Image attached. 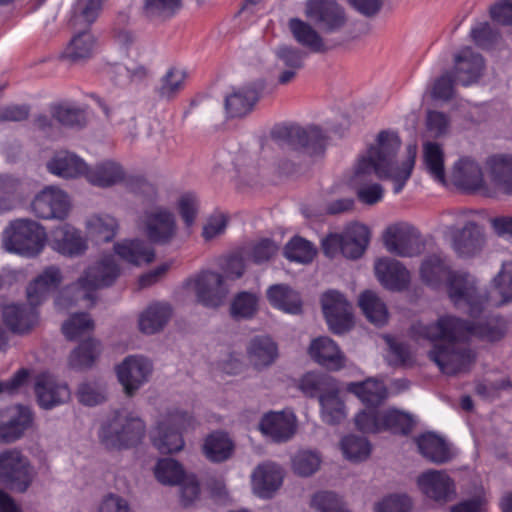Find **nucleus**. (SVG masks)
Masks as SVG:
<instances>
[{
    "label": "nucleus",
    "mask_w": 512,
    "mask_h": 512,
    "mask_svg": "<svg viewBox=\"0 0 512 512\" xmlns=\"http://www.w3.org/2000/svg\"><path fill=\"white\" fill-rule=\"evenodd\" d=\"M411 498L406 494H391L374 505V512H410Z\"/></svg>",
    "instance_id": "obj_64"
},
{
    "label": "nucleus",
    "mask_w": 512,
    "mask_h": 512,
    "mask_svg": "<svg viewBox=\"0 0 512 512\" xmlns=\"http://www.w3.org/2000/svg\"><path fill=\"white\" fill-rule=\"evenodd\" d=\"M31 208L39 218L63 220L68 215L70 202L64 191L48 186L35 196Z\"/></svg>",
    "instance_id": "obj_17"
},
{
    "label": "nucleus",
    "mask_w": 512,
    "mask_h": 512,
    "mask_svg": "<svg viewBox=\"0 0 512 512\" xmlns=\"http://www.w3.org/2000/svg\"><path fill=\"white\" fill-rule=\"evenodd\" d=\"M423 163L434 180L445 183L444 152L439 144L427 142L423 145Z\"/></svg>",
    "instance_id": "obj_47"
},
{
    "label": "nucleus",
    "mask_w": 512,
    "mask_h": 512,
    "mask_svg": "<svg viewBox=\"0 0 512 512\" xmlns=\"http://www.w3.org/2000/svg\"><path fill=\"white\" fill-rule=\"evenodd\" d=\"M417 484L426 497L439 504L452 501L456 495L454 481L444 471H425L418 476Z\"/></svg>",
    "instance_id": "obj_18"
},
{
    "label": "nucleus",
    "mask_w": 512,
    "mask_h": 512,
    "mask_svg": "<svg viewBox=\"0 0 512 512\" xmlns=\"http://www.w3.org/2000/svg\"><path fill=\"white\" fill-rule=\"evenodd\" d=\"M194 417L183 410L169 411L152 432L153 445L163 454L181 451L184 447L183 432L194 427Z\"/></svg>",
    "instance_id": "obj_9"
},
{
    "label": "nucleus",
    "mask_w": 512,
    "mask_h": 512,
    "mask_svg": "<svg viewBox=\"0 0 512 512\" xmlns=\"http://www.w3.org/2000/svg\"><path fill=\"white\" fill-rule=\"evenodd\" d=\"M196 295L197 302L205 307L216 308L220 306L227 294L224 277L211 270H203L186 281Z\"/></svg>",
    "instance_id": "obj_11"
},
{
    "label": "nucleus",
    "mask_w": 512,
    "mask_h": 512,
    "mask_svg": "<svg viewBox=\"0 0 512 512\" xmlns=\"http://www.w3.org/2000/svg\"><path fill=\"white\" fill-rule=\"evenodd\" d=\"M305 13L325 34L340 32L348 21L344 8L335 0H308Z\"/></svg>",
    "instance_id": "obj_13"
},
{
    "label": "nucleus",
    "mask_w": 512,
    "mask_h": 512,
    "mask_svg": "<svg viewBox=\"0 0 512 512\" xmlns=\"http://www.w3.org/2000/svg\"><path fill=\"white\" fill-rule=\"evenodd\" d=\"M349 391L355 394L366 407L378 408L388 396L384 383L374 379L351 383Z\"/></svg>",
    "instance_id": "obj_39"
},
{
    "label": "nucleus",
    "mask_w": 512,
    "mask_h": 512,
    "mask_svg": "<svg viewBox=\"0 0 512 512\" xmlns=\"http://www.w3.org/2000/svg\"><path fill=\"white\" fill-rule=\"evenodd\" d=\"M387 250L400 257H414L424 250L419 231L410 224L400 223L387 228L384 234Z\"/></svg>",
    "instance_id": "obj_14"
},
{
    "label": "nucleus",
    "mask_w": 512,
    "mask_h": 512,
    "mask_svg": "<svg viewBox=\"0 0 512 512\" xmlns=\"http://www.w3.org/2000/svg\"><path fill=\"white\" fill-rule=\"evenodd\" d=\"M37 401L43 409L49 410L69 400L70 390L67 384L43 372L37 375L34 383Z\"/></svg>",
    "instance_id": "obj_19"
},
{
    "label": "nucleus",
    "mask_w": 512,
    "mask_h": 512,
    "mask_svg": "<svg viewBox=\"0 0 512 512\" xmlns=\"http://www.w3.org/2000/svg\"><path fill=\"white\" fill-rule=\"evenodd\" d=\"M101 7L102 0H78L71 19L72 25H83L87 29L97 19Z\"/></svg>",
    "instance_id": "obj_51"
},
{
    "label": "nucleus",
    "mask_w": 512,
    "mask_h": 512,
    "mask_svg": "<svg viewBox=\"0 0 512 512\" xmlns=\"http://www.w3.org/2000/svg\"><path fill=\"white\" fill-rule=\"evenodd\" d=\"M487 170L491 182L502 193L512 195V155L497 154L490 156Z\"/></svg>",
    "instance_id": "obj_27"
},
{
    "label": "nucleus",
    "mask_w": 512,
    "mask_h": 512,
    "mask_svg": "<svg viewBox=\"0 0 512 512\" xmlns=\"http://www.w3.org/2000/svg\"><path fill=\"white\" fill-rule=\"evenodd\" d=\"M95 47V38L89 29L76 33L65 48L62 57L72 62L89 58Z\"/></svg>",
    "instance_id": "obj_45"
},
{
    "label": "nucleus",
    "mask_w": 512,
    "mask_h": 512,
    "mask_svg": "<svg viewBox=\"0 0 512 512\" xmlns=\"http://www.w3.org/2000/svg\"><path fill=\"white\" fill-rule=\"evenodd\" d=\"M271 137L279 146H287L309 156L322 155L327 141L326 135L318 126H276Z\"/></svg>",
    "instance_id": "obj_8"
},
{
    "label": "nucleus",
    "mask_w": 512,
    "mask_h": 512,
    "mask_svg": "<svg viewBox=\"0 0 512 512\" xmlns=\"http://www.w3.org/2000/svg\"><path fill=\"white\" fill-rule=\"evenodd\" d=\"M87 164L76 154L60 151L47 163L50 173L62 178H76L85 175Z\"/></svg>",
    "instance_id": "obj_32"
},
{
    "label": "nucleus",
    "mask_w": 512,
    "mask_h": 512,
    "mask_svg": "<svg viewBox=\"0 0 512 512\" xmlns=\"http://www.w3.org/2000/svg\"><path fill=\"white\" fill-rule=\"evenodd\" d=\"M62 281L61 271L49 266L27 287V304H9L2 309L4 324L14 333L29 331L38 320L36 306L40 305L51 291L58 288Z\"/></svg>",
    "instance_id": "obj_4"
},
{
    "label": "nucleus",
    "mask_w": 512,
    "mask_h": 512,
    "mask_svg": "<svg viewBox=\"0 0 512 512\" xmlns=\"http://www.w3.org/2000/svg\"><path fill=\"white\" fill-rule=\"evenodd\" d=\"M203 452L212 462H223L233 452V443L226 433L214 432L205 439Z\"/></svg>",
    "instance_id": "obj_46"
},
{
    "label": "nucleus",
    "mask_w": 512,
    "mask_h": 512,
    "mask_svg": "<svg viewBox=\"0 0 512 512\" xmlns=\"http://www.w3.org/2000/svg\"><path fill=\"white\" fill-rule=\"evenodd\" d=\"M379 282L392 291L407 288L410 276L408 270L397 260L391 258L378 259L374 266Z\"/></svg>",
    "instance_id": "obj_22"
},
{
    "label": "nucleus",
    "mask_w": 512,
    "mask_h": 512,
    "mask_svg": "<svg viewBox=\"0 0 512 512\" xmlns=\"http://www.w3.org/2000/svg\"><path fill=\"white\" fill-rule=\"evenodd\" d=\"M172 310L169 304L154 303L150 305L139 317L141 332L151 335L159 332L169 321Z\"/></svg>",
    "instance_id": "obj_37"
},
{
    "label": "nucleus",
    "mask_w": 512,
    "mask_h": 512,
    "mask_svg": "<svg viewBox=\"0 0 512 512\" xmlns=\"http://www.w3.org/2000/svg\"><path fill=\"white\" fill-rule=\"evenodd\" d=\"M154 370L153 362L142 355H129L117 365L116 374L127 396H133L149 382Z\"/></svg>",
    "instance_id": "obj_12"
},
{
    "label": "nucleus",
    "mask_w": 512,
    "mask_h": 512,
    "mask_svg": "<svg viewBox=\"0 0 512 512\" xmlns=\"http://www.w3.org/2000/svg\"><path fill=\"white\" fill-rule=\"evenodd\" d=\"M320 463V456L312 451H300L292 459L294 472L304 477L314 474L318 470Z\"/></svg>",
    "instance_id": "obj_62"
},
{
    "label": "nucleus",
    "mask_w": 512,
    "mask_h": 512,
    "mask_svg": "<svg viewBox=\"0 0 512 512\" xmlns=\"http://www.w3.org/2000/svg\"><path fill=\"white\" fill-rule=\"evenodd\" d=\"M358 305L369 322L377 326H382L387 322L386 304L375 292L371 290L362 292L358 299Z\"/></svg>",
    "instance_id": "obj_44"
},
{
    "label": "nucleus",
    "mask_w": 512,
    "mask_h": 512,
    "mask_svg": "<svg viewBox=\"0 0 512 512\" xmlns=\"http://www.w3.org/2000/svg\"><path fill=\"white\" fill-rule=\"evenodd\" d=\"M309 354L317 363L330 370H339L345 365V357L338 345L329 337L314 339Z\"/></svg>",
    "instance_id": "obj_26"
},
{
    "label": "nucleus",
    "mask_w": 512,
    "mask_h": 512,
    "mask_svg": "<svg viewBox=\"0 0 512 512\" xmlns=\"http://www.w3.org/2000/svg\"><path fill=\"white\" fill-rule=\"evenodd\" d=\"M267 299L274 308L286 313L299 314L302 311V300L299 293L288 285L270 286L267 290Z\"/></svg>",
    "instance_id": "obj_33"
},
{
    "label": "nucleus",
    "mask_w": 512,
    "mask_h": 512,
    "mask_svg": "<svg viewBox=\"0 0 512 512\" xmlns=\"http://www.w3.org/2000/svg\"><path fill=\"white\" fill-rule=\"evenodd\" d=\"M337 383L325 374L307 373L300 381L301 391L308 397H317L320 400L321 394L326 393Z\"/></svg>",
    "instance_id": "obj_49"
},
{
    "label": "nucleus",
    "mask_w": 512,
    "mask_h": 512,
    "mask_svg": "<svg viewBox=\"0 0 512 512\" xmlns=\"http://www.w3.org/2000/svg\"><path fill=\"white\" fill-rule=\"evenodd\" d=\"M100 354V343L89 338L79 344L69 357V363L72 368L86 369L90 368L96 361Z\"/></svg>",
    "instance_id": "obj_48"
},
{
    "label": "nucleus",
    "mask_w": 512,
    "mask_h": 512,
    "mask_svg": "<svg viewBox=\"0 0 512 512\" xmlns=\"http://www.w3.org/2000/svg\"><path fill=\"white\" fill-rule=\"evenodd\" d=\"M453 74L457 82L469 86L478 81L484 69V59L470 47L463 48L454 58Z\"/></svg>",
    "instance_id": "obj_21"
},
{
    "label": "nucleus",
    "mask_w": 512,
    "mask_h": 512,
    "mask_svg": "<svg viewBox=\"0 0 512 512\" xmlns=\"http://www.w3.org/2000/svg\"><path fill=\"white\" fill-rule=\"evenodd\" d=\"M116 254L134 265L150 263L155 257L154 249L143 240H126L114 246Z\"/></svg>",
    "instance_id": "obj_36"
},
{
    "label": "nucleus",
    "mask_w": 512,
    "mask_h": 512,
    "mask_svg": "<svg viewBox=\"0 0 512 512\" xmlns=\"http://www.w3.org/2000/svg\"><path fill=\"white\" fill-rule=\"evenodd\" d=\"M284 255L290 261L306 264L313 260L316 249L304 238L294 237L286 244Z\"/></svg>",
    "instance_id": "obj_55"
},
{
    "label": "nucleus",
    "mask_w": 512,
    "mask_h": 512,
    "mask_svg": "<svg viewBox=\"0 0 512 512\" xmlns=\"http://www.w3.org/2000/svg\"><path fill=\"white\" fill-rule=\"evenodd\" d=\"M341 450L350 461H363L371 452L369 441L365 437L348 435L341 440Z\"/></svg>",
    "instance_id": "obj_54"
},
{
    "label": "nucleus",
    "mask_w": 512,
    "mask_h": 512,
    "mask_svg": "<svg viewBox=\"0 0 512 512\" xmlns=\"http://www.w3.org/2000/svg\"><path fill=\"white\" fill-rule=\"evenodd\" d=\"M452 178L454 184L467 191H475L484 183L482 169L471 158L464 157L455 163Z\"/></svg>",
    "instance_id": "obj_28"
},
{
    "label": "nucleus",
    "mask_w": 512,
    "mask_h": 512,
    "mask_svg": "<svg viewBox=\"0 0 512 512\" xmlns=\"http://www.w3.org/2000/svg\"><path fill=\"white\" fill-rule=\"evenodd\" d=\"M32 423V413L26 407H19L18 413L8 421H0V441L11 443L19 439Z\"/></svg>",
    "instance_id": "obj_43"
},
{
    "label": "nucleus",
    "mask_w": 512,
    "mask_h": 512,
    "mask_svg": "<svg viewBox=\"0 0 512 512\" xmlns=\"http://www.w3.org/2000/svg\"><path fill=\"white\" fill-rule=\"evenodd\" d=\"M88 228L90 232L96 235L104 242L111 241L118 228L117 220L110 215H96L89 219Z\"/></svg>",
    "instance_id": "obj_57"
},
{
    "label": "nucleus",
    "mask_w": 512,
    "mask_h": 512,
    "mask_svg": "<svg viewBox=\"0 0 512 512\" xmlns=\"http://www.w3.org/2000/svg\"><path fill=\"white\" fill-rule=\"evenodd\" d=\"M248 358L255 368L271 365L278 356L276 343L269 336L254 337L247 347Z\"/></svg>",
    "instance_id": "obj_34"
},
{
    "label": "nucleus",
    "mask_w": 512,
    "mask_h": 512,
    "mask_svg": "<svg viewBox=\"0 0 512 512\" xmlns=\"http://www.w3.org/2000/svg\"><path fill=\"white\" fill-rule=\"evenodd\" d=\"M355 425L363 433L382 431V412L375 407H365L355 416Z\"/></svg>",
    "instance_id": "obj_60"
},
{
    "label": "nucleus",
    "mask_w": 512,
    "mask_h": 512,
    "mask_svg": "<svg viewBox=\"0 0 512 512\" xmlns=\"http://www.w3.org/2000/svg\"><path fill=\"white\" fill-rule=\"evenodd\" d=\"M484 243L481 228L473 221H468L463 228L452 231V247L460 257L475 256L482 250Z\"/></svg>",
    "instance_id": "obj_20"
},
{
    "label": "nucleus",
    "mask_w": 512,
    "mask_h": 512,
    "mask_svg": "<svg viewBox=\"0 0 512 512\" xmlns=\"http://www.w3.org/2000/svg\"><path fill=\"white\" fill-rule=\"evenodd\" d=\"M283 482L282 468L271 462L258 465L252 474L255 494L261 498H271Z\"/></svg>",
    "instance_id": "obj_24"
},
{
    "label": "nucleus",
    "mask_w": 512,
    "mask_h": 512,
    "mask_svg": "<svg viewBox=\"0 0 512 512\" xmlns=\"http://www.w3.org/2000/svg\"><path fill=\"white\" fill-rule=\"evenodd\" d=\"M370 241L369 229L362 224L349 226L341 234V253L349 259L361 257Z\"/></svg>",
    "instance_id": "obj_31"
},
{
    "label": "nucleus",
    "mask_w": 512,
    "mask_h": 512,
    "mask_svg": "<svg viewBox=\"0 0 512 512\" xmlns=\"http://www.w3.org/2000/svg\"><path fill=\"white\" fill-rule=\"evenodd\" d=\"M414 426V420L408 413L391 408L382 412V430L407 435Z\"/></svg>",
    "instance_id": "obj_50"
},
{
    "label": "nucleus",
    "mask_w": 512,
    "mask_h": 512,
    "mask_svg": "<svg viewBox=\"0 0 512 512\" xmlns=\"http://www.w3.org/2000/svg\"><path fill=\"white\" fill-rule=\"evenodd\" d=\"M85 177L92 185L106 188L122 182L125 172L119 163L106 160L94 167H86Z\"/></svg>",
    "instance_id": "obj_30"
},
{
    "label": "nucleus",
    "mask_w": 512,
    "mask_h": 512,
    "mask_svg": "<svg viewBox=\"0 0 512 512\" xmlns=\"http://www.w3.org/2000/svg\"><path fill=\"white\" fill-rule=\"evenodd\" d=\"M145 435V424L126 410L114 412L101 427L99 438L108 449H121L137 445Z\"/></svg>",
    "instance_id": "obj_6"
},
{
    "label": "nucleus",
    "mask_w": 512,
    "mask_h": 512,
    "mask_svg": "<svg viewBox=\"0 0 512 512\" xmlns=\"http://www.w3.org/2000/svg\"><path fill=\"white\" fill-rule=\"evenodd\" d=\"M51 246L66 256H77L86 250V244L80 232L69 225L53 230Z\"/></svg>",
    "instance_id": "obj_29"
},
{
    "label": "nucleus",
    "mask_w": 512,
    "mask_h": 512,
    "mask_svg": "<svg viewBox=\"0 0 512 512\" xmlns=\"http://www.w3.org/2000/svg\"><path fill=\"white\" fill-rule=\"evenodd\" d=\"M260 98V91L255 85H246L234 89L225 97L224 106L229 117L240 118L249 114Z\"/></svg>",
    "instance_id": "obj_25"
},
{
    "label": "nucleus",
    "mask_w": 512,
    "mask_h": 512,
    "mask_svg": "<svg viewBox=\"0 0 512 512\" xmlns=\"http://www.w3.org/2000/svg\"><path fill=\"white\" fill-rule=\"evenodd\" d=\"M400 146L401 140L398 134L384 130L378 134L376 143L369 147L366 155L360 157L351 183L361 203L374 205L383 198L382 185L369 179L372 174H376L380 179L391 180L395 194L403 190L415 165L417 147L409 145L406 159L398 165L396 156Z\"/></svg>",
    "instance_id": "obj_2"
},
{
    "label": "nucleus",
    "mask_w": 512,
    "mask_h": 512,
    "mask_svg": "<svg viewBox=\"0 0 512 512\" xmlns=\"http://www.w3.org/2000/svg\"><path fill=\"white\" fill-rule=\"evenodd\" d=\"M181 6L180 0H145L144 12L149 18L172 17Z\"/></svg>",
    "instance_id": "obj_61"
},
{
    "label": "nucleus",
    "mask_w": 512,
    "mask_h": 512,
    "mask_svg": "<svg viewBox=\"0 0 512 512\" xmlns=\"http://www.w3.org/2000/svg\"><path fill=\"white\" fill-rule=\"evenodd\" d=\"M420 453L431 462L442 464L448 462L452 455L445 440L434 433H426L417 439Z\"/></svg>",
    "instance_id": "obj_38"
},
{
    "label": "nucleus",
    "mask_w": 512,
    "mask_h": 512,
    "mask_svg": "<svg viewBox=\"0 0 512 512\" xmlns=\"http://www.w3.org/2000/svg\"><path fill=\"white\" fill-rule=\"evenodd\" d=\"M33 480L29 460L16 449L0 452V483L18 492H25Z\"/></svg>",
    "instance_id": "obj_10"
},
{
    "label": "nucleus",
    "mask_w": 512,
    "mask_h": 512,
    "mask_svg": "<svg viewBox=\"0 0 512 512\" xmlns=\"http://www.w3.org/2000/svg\"><path fill=\"white\" fill-rule=\"evenodd\" d=\"M288 25L294 39L300 45L309 48L313 52L325 51L323 38L309 23L299 18H292Z\"/></svg>",
    "instance_id": "obj_42"
},
{
    "label": "nucleus",
    "mask_w": 512,
    "mask_h": 512,
    "mask_svg": "<svg viewBox=\"0 0 512 512\" xmlns=\"http://www.w3.org/2000/svg\"><path fill=\"white\" fill-rule=\"evenodd\" d=\"M311 506L319 512H351L334 492L320 491L313 495Z\"/></svg>",
    "instance_id": "obj_59"
},
{
    "label": "nucleus",
    "mask_w": 512,
    "mask_h": 512,
    "mask_svg": "<svg viewBox=\"0 0 512 512\" xmlns=\"http://www.w3.org/2000/svg\"><path fill=\"white\" fill-rule=\"evenodd\" d=\"M258 298L249 292H240L231 303L230 313L234 319H250L257 312Z\"/></svg>",
    "instance_id": "obj_56"
},
{
    "label": "nucleus",
    "mask_w": 512,
    "mask_h": 512,
    "mask_svg": "<svg viewBox=\"0 0 512 512\" xmlns=\"http://www.w3.org/2000/svg\"><path fill=\"white\" fill-rule=\"evenodd\" d=\"M278 249V245L274 241L264 238L252 244L245 254L254 263L261 264L275 256Z\"/></svg>",
    "instance_id": "obj_63"
},
{
    "label": "nucleus",
    "mask_w": 512,
    "mask_h": 512,
    "mask_svg": "<svg viewBox=\"0 0 512 512\" xmlns=\"http://www.w3.org/2000/svg\"><path fill=\"white\" fill-rule=\"evenodd\" d=\"M260 431L275 442L288 441L296 431L295 417L284 412H268L260 423Z\"/></svg>",
    "instance_id": "obj_23"
},
{
    "label": "nucleus",
    "mask_w": 512,
    "mask_h": 512,
    "mask_svg": "<svg viewBox=\"0 0 512 512\" xmlns=\"http://www.w3.org/2000/svg\"><path fill=\"white\" fill-rule=\"evenodd\" d=\"M119 276V267L112 255L104 256L100 261L88 267L78 282L64 289L56 298L58 309H67L81 299L94 301L93 292L98 288L108 287Z\"/></svg>",
    "instance_id": "obj_5"
},
{
    "label": "nucleus",
    "mask_w": 512,
    "mask_h": 512,
    "mask_svg": "<svg viewBox=\"0 0 512 512\" xmlns=\"http://www.w3.org/2000/svg\"><path fill=\"white\" fill-rule=\"evenodd\" d=\"M504 332L503 320L492 315L475 322L444 316L435 323L418 322L411 327V333L417 340L441 341L434 345L429 357L446 375L466 372L473 363L475 355L464 341L470 337H477L494 342L500 340Z\"/></svg>",
    "instance_id": "obj_1"
},
{
    "label": "nucleus",
    "mask_w": 512,
    "mask_h": 512,
    "mask_svg": "<svg viewBox=\"0 0 512 512\" xmlns=\"http://www.w3.org/2000/svg\"><path fill=\"white\" fill-rule=\"evenodd\" d=\"M322 310L334 334H343L353 326L351 305L342 294L337 291H328L323 294Z\"/></svg>",
    "instance_id": "obj_16"
},
{
    "label": "nucleus",
    "mask_w": 512,
    "mask_h": 512,
    "mask_svg": "<svg viewBox=\"0 0 512 512\" xmlns=\"http://www.w3.org/2000/svg\"><path fill=\"white\" fill-rule=\"evenodd\" d=\"M47 235L44 228L29 219H17L5 228L3 246L12 253L32 258L39 255L45 247Z\"/></svg>",
    "instance_id": "obj_7"
},
{
    "label": "nucleus",
    "mask_w": 512,
    "mask_h": 512,
    "mask_svg": "<svg viewBox=\"0 0 512 512\" xmlns=\"http://www.w3.org/2000/svg\"><path fill=\"white\" fill-rule=\"evenodd\" d=\"M186 74L184 71L172 67L161 79V84L158 89L160 97L165 99H172L184 87V80Z\"/></svg>",
    "instance_id": "obj_58"
},
{
    "label": "nucleus",
    "mask_w": 512,
    "mask_h": 512,
    "mask_svg": "<svg viewBox=\"0 0 512 512\" xmlns=\"http://www.w3.org/2000/svg\"><path fill=\"white\" fill-rule=\"evenodd\" d=\"M49 112L55 121L68 128H83L87 118L85 111L70 102L53 103L49 106Z\"/></svg>",
    "instance_id": "obj_41"
},
{
    "label": "nucleus",
    "mask_w": 512,
    "mask_h": 512,
    "mask_svg": "<svg viewBox=\"0 0 512 512\" xmlns=\"http://www.w3.org/2000/svg\"><path fill=\"white\" fill-rule=\"evenodd\" d=\"M93 329L94 322L87 313L73 314L62 325V332L69 340H77L80 337L90 334Z\"/></svg>",
    "instance_id": "obj_53"
},
{
    "label": "nucleus",
    "mask_w": 512,
    "mask_h": 512,
    "mask_svg": "<svg viewBox=\"0 0 512 512\" xmlns=\"http://www.w3.org/2000/svg\"><path fill=\"white\" fill-rule=\"evenodd\" d=\"M157 480L164 485H178L185 472L180 463L171 458L160 459L154 469Z\"/></svg>",
    "instance_id": "obj_52"
},
{
    "label": "nucleus",
    "mask_w": 512,
    "mask_h": 512,
    "mask_svg": "<svg viewBox=\"0 0 512 512\" xmlns=\"http://www.w3.org/2000/svg\"><path fill=\"white\" fill-rule=\"evenodd\" d=\"M420 275L422 281L432 287H438L446 280L449 298L457 308L467 309L469 315L481 311L485 297L478 293L474 277L451 271L447 259L441 254L427 256L421 264Z\"/></svg>",
    "instance_id": "obj_3"
},
{
    "label": "nucleus",
    "mask_w": 512,
    "mask_h": 512,
    "mask_svg": "<svg viewBox=\"0 0 512 512\" xmlns=\"http://www.w3.org/2000/svg\"><path fill=\"white\" fill-rule=\"evenodd\" d=\"M494 293L498 294L499 300H493L488 298L486 293L477 291L479 294L484 296L485 300L482 304V309L479 313L471 315L472 317L479 316L483 310L484 305L488 302H492L493 305H503L512 301V261L503 262L500 271L494 277Z\"/></svg>",
    "instance_id": "obj_35"
},
{
    "label": "nucleus",
    "mask_w": 512,
    "mask_h": 512,
    "mask_svg": "<svg viewBox=\"0 0 512 512\" xmlns=\"http://www.w3.org/2000/svg\"><path fill=\"white\" fill-rule=\"evenodd\" d=\"M140 223L147 238L154 244H168L176 235L175 216L164 207L156 206L145 210Z\"/></svg>",
    "instance_id": "obj_15"
},
{
    "label": "nucleus",
    "mask_w": 512,
    "mask_h": 512,
    "mask_svg": "<svg viewBox=\"0 0 512 512\" xmlns=\"http://www.w3.org/2000/svg\"><path fill=\"white\" fill-rule=\"evenodd\" d=\"M339 392L336 384L320 396L321 418L328 425L339 424L346 417L345 405L339 396Z\"/></svg>",
    "instance_id": "obj_40"
}]
</instances>
